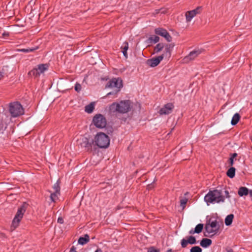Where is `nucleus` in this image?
<instances>
[{
    "label": "nucleus",
    "mask_w": 252,
    "mask_h": 252,
    "mask_svg": "<svg viewBox=\"0 0 252 252\" xmlns=\"http://www.w3.org/2000/svg\"><path fill=\"white\" fill-rule=\"evenodd\" d=\"M234 218L233 214H229L227 216L225 219V224L227 226L230 225L232 224Z\"/></svg>",
    "instance_id": "obj_21"
},
{
    "label": "nucleus",
    "mask_w": 252,
    "mask_h": 252,
    "mask_svg": "<svg viewBox=\"0 0 252 252\" xmlns=\"http://www.w3.org/2000/svg\"><path fill=\"white\" fill-rule=\"evenodd\" d=\"M188 194V192H186V193L185 194V195H187V194Z\"/></svg>",
    "instance_id": "obj_50"
},
{
    "label": "nucleus",
    "mask_w": 252,
    "mask_h": 252,
    "mask_svg": "<svg viewBox=\"0 0 252 252\" xmlns=\"http://www.w3.org/2000/svg\"><path fill=\"white\" fill-rule=\"evenodd\" d=\"M131 103L129 100H121L119 102H114L109 107L112 113L125 114L131 110Z\"/></svg>",
    "instance_id": "obj_1"
},
{
    "label": "nucleus",
    "mask_w": 252,
    "mask_h": 252,
    "mask_svg": "<svg viewBox=\"0 0 252 252\" xmlns=\"http://www.w3.org/2000/svg\"><path fill=\"white\" fill-rule=\"evenodd\" d=\"M58 222L61 224L63 223V220L62 217H59L58 219Z\"/></svg>",
    "instance_id": "obj_40"
},
{
    "label": "nucleus",
    "mask_w": 252,
    "mask_h": 252,
    "mask_svg": "<svg viewBox=\"0 0 252 252\" xmlns=\"http://www.w3.org/2000/svg\"><path fill=\"white\" fill-rule=\"evenodd\" d=\"M94 142L100 148H106L110 144V139L104 133L98 132L94 137Z\"/></svg>",
    "instance_id": "obj_3"
},
{
    "label": "nucleus",
    "mask_w": 252,
    "mask_h": 252,
    "mask_svg": "<svg viewBox=\"0 0 252 252\" xmlns=\"http://www.w3.org/2000/svg\"><path fill=\"white\" fill-rule=\"evenodd\" d=\"M49 68L48 64H39L37 65L36 67L33 68L29 74L30 75H33L35 77L39 76L41 74L43 73L45 71L47 70Z\"/></svg>",
    "instance_id": "obj_9"
},
{
    "label": "nucleus",
    "mask_w": 252,
    "mask_h": 252,
    "mask_svg": "<svg viewBox=\"0 0 252 252\" xmlns=\"http://www.w3.org/2000/svg\"><path fill=\"white\" fill-rule=\"evenodd\" d=\"M225 194H226V197H227V198H229V192L228 190H225Z\"/></svg>",
    "instance_id": "obj_43"
},
{
    "label": "nucleus",
    "mask_w": 252,
    "mask_h": 252,
    "mask_svg": "<svg viewBox=\"0 0 252 252\" xmlns=\"http://www.w3.org/2000/svg\"><path fill=\"white\" fill-rule=\"evenodd\" d=\"M201 7H197L195 9L191 10L193 12L194 15H196L197 14H199L201 12Z\"/></svg>",
    "instance_id": "obj_34"
},
{
    "label": "nucleus",
    "mask_w": 252,
    "mask_h": 252,
    "mask_svg": "<svg viewBox=\"0 0 252 252\" xmlns=\"http://www.w3.org/2000/svg\"><path fill=\"white\" fill-rule=\"evenodd\" d=\"M227 252H233V251L232 249L229 248L226 249Z\"/></svg>",
    "instance_id": "obj_44"
},
{
    "label": "nucleus",
    "mask_w": 252,
    "mask_h": 252,
    "mask_svg": "<svg viewBox=\"0 0 252 252\" xmlns=\"http://www.w3.org/2000/svg\"><path fill=\"white\" fill-rule=\"evenodd\" d=\"M53 189L54 191L60 192V187L59 186V182L58 181L53 186Z\"/></svg>",
    "instance_id": "obj_31"
},
{
    "label": "nucleus",
    "mask_w": 252,
    "mask_h": 252,
    "mask_svg": "<svg viewBox=\"0 0 252 252\" xmlns=\"http://www.w3.org/2000/svg\"><path fill=\"white\" fill-rule=\"evenodd\" d=\"M94 125L98 128H103L106 126L107 122L105 118L101 114L95 115L93 119Z\"/></svg>",
    "instance_id": "obj_8"
},
{
    "label": "nucleus",
    "mask_w": 252,
    "mask_h": 252,
    "mask_svg": "<svg viewBox=\"0 0 252 252\" xmlns=\"http://www.w3.org/2000/svg\"><path fill=\"white\" fill-rule=\"evenodd\" d=\"M235 170L236 169L234 167H230L226 172L227 176L230 178H233L235 175Z\"/></svg>",
    "instance_id": "obj_24"
},
{
    "label": "nucleus",
    "mask_w": 252,
    "mask_h": 252,
    "mask_svg": "<svg viewBox=\"0 0 252 252\" xmlns=\"http://www.w3.org/2000/svg\"><path fill=\"white\" fill-rule=\"evenodd\" d=\"M168 32L165 29L162 28H157L155 29V33L158 35H159L162 37H164L166 34Z\"/></svg>",
    "instance_id": "obj_22"
},
{
    "label": "nucleus",
    "mask_w": 252,
    "mask_h": 252,
    "mask_svg": "<svg viewBox=\"0 0 252 252\" xmlns=\"http://www.w3.org/2000/svg\"><path fill=\"white\" fill-rule=\"evenodd\" d=\"M50 193V199L52 201L55 202L60 195V192L49 191Z\"/></svg>",
    "instance_id": "obj_19"
},
{
    "label": "nucleus",
    "mask_w": 252,
    "mask_h": 252,
    "mask_svg": "<svg viewBox=\"0 0 252 252\" xmlns=\"http://www.w3.org/2000/svg\"><path fill=\"white\" fill-rule=\"evenodd\" d=\"M123 87L122 80L119 78H114L109 80L106 85V88H116L115 92H110L107 95L117 94L120 91V88Z\"/></svg>",
    "instance_id": "obj_6"
},
{
    "label": "nucleus",
    "mask_w": 252,
    "mask_h": 252,
    "mask_svg": "<svg viewBox=\"0 0 252 252\" xmlns=\"http://www.w3.org/2000/svg\"><path fill=\"white\" fill-rule=\"evenodd\" d=\"M238 194L240 196L247 195L249 194V189L246 187H240L239 189Z\"/></svg>",
    "instance_id": "obj_18"
},
{
    "label": "nucleus",
    "mask_w": 252,
    "mask_h": 252,
    "mask_svg": "<svg viewBox=\"0 0 252 252\" xmlns=\"http://www.w3.org/2000/svg\"><path fill=\"white\" fill-rule=\"evenodd\" d=\"M249 194L251 197H252V190H249Z\"/></svg>",
    "instance_id": "obj_46"
},
{
    "label": "nucleus",
    "mask_w": 252,
    "mask_h": 252,
    "mask_svg": "<svg viewBox=\"0 0 252 252\" xmlns=\"http://www.w3.org/2000/svg\"><path fill=\"white\" fill-rule=\"evenodd\" d=\"M35 49H36L35 48L21 49H19L18 51H19L20 52H22L28 53L30 52H33Z\"/></svg>",
    "instance_id": "obj_33"
},
{
    "label": "nucleus",
    "mask_w": 252,
    "mask_h": 252,
    "mask_svg": "<svg viewBox=\"0 0 252 252\" xmlns=\"http://www.w3.org/2000/svg\"><path fill=\"white\" fill-rule=\"evenodd\" d=\"M90 240L89 236L88 234L85 235L84 237H81L79 238L78 244L84 245L87 244Z\"/></svg>",
    "instance_id": "obj_16"
},
{
    "label": "nucleus",
    "mask_w": 252,
    "mask_h": 252,
    "mask_svg": "<svg viewBox=\"0 0 252 252\" xmlns=\"http://www.w3.org/2000/svg\"><path fill=\"white\" fill-rule=\"evenodd\" d=\"M3 77V74H2V72H0V80L1 79V78Z\"/></svg>",
    "instance_id": "obj_48"
},
{
    "label": "nucleus",
    "mask_w": 252,
    "mask_h": 252,
    "mask_svg": "<svg viewBox=\"0 0 252 252\" xmlns=\"http://www.w3.org/2000/svg\"><path fill=\"white\" fill-rule=\"evenodd\" d=\"M78 144L82 147L85 148L88 151H91L94 140H90L86 137H82L78 141Z\"/></svg>",
    "instance_id": "obj_10"
},
{
    "label": "nucleus",
    "mask_w": 252,
    "mask_h": 252,
    "mask_svg": "<svg viewBox=\"0 0 252 252\" xmlns=\"http://www.w3.org/2000/svg\"><path fill=\"white\" fill-rule=\"evenodd\" d=\"M217 220L212 221H209L207 223L205 227L206 233L207 234H205L206 236H212L215 235L218 231L219 227L217 225Z\"/></svg>",
    "instance_id": "obj_7"
},
{
    "label": "nucleus",
    "mask_w": 252,
    "mask_h": 252,
    "mask_svg": "<svg viewBox=\"0 0 252 252\" xmlns=\"http://www.w3.org/2000/svg\"><path fill=\"white\" fill-rule=\"evenodd\" d=\"M69 252H77L76 251V248L74 246H72L70 249Z\"/></svg>",
    "instance_id": "obj_41"
},
{
    "label": "nucleus",
    "mask_w": 252,
    "mask_h": 252,
    "mask_svg": "<svg viewBox=\"0 0 252 252\" xmlns=\"http://www.w3.org/2000/svg\"><path fill=\"white\" fill-rule=\"evenodd\" d=\"M159 40V37L156 35H153L149 38V40H150L151 42H153L154 43L158 42Z\"/></svg>",
    "instance_id": "obj_30"
},
{
    "label": "nucleus",
    "mask_w": 252,
    "mask_h": 252,
    "mask_svg": "<svg viewBox=\"0 0 252 252\" xmlns=\"http://www.w3.org/2000/svg\"><path fill=\"white\" fill-rule=\"evenodd\" d=\"M173 45L172 44H166L164 47V54H162L163 55V58L165 57L167 58H169L171 56V52L172 51L173 48Z\"/></svg>",
    "instance_id": "obj_15"
},
{
    "label": "nucleus",
    "mask_w": 252,
    "mask_h": 252,
    "mask_svg": "<svg viewBox=\"0 0 252 252\" xmlns=\"http://www.w3.org/2000/svg\"><path fill=\"white\" fill-rule=\"evenodd\" d=\"M202 52V50L200 49H196L190 52V53L187 56H186L183 59V62L185 63H188L189 62L193 60L196 58Z\"/></svg>",
    "instance_id": "obj_11"
},
{
    "label": "nucleus",
    "mask_w": 252,
    "mask_h": 252,
    "mask_svg": "<svg viewBox=\"0 0 252 252\" xmlns=\"http://www.w3.org/2000/svg\"><path fill=\"white\" fill-rule=\"evenodd\" d=\"M5 127L4 126V125L2 121L0 119V131H2L3 129H4Z\"/></svg>",
    "instance_id": "obj_39"
},
{
    "label": "nucleus",
    "mask_w": 252,
    "mask_h": 252,
    "mask_svg": "<svg viewBox=\"0 0 252 252\" xmlns=\"http://www.w3.org/2000/svg\"><path fill=\"white\" fill-rule=\"evenodd\" d=\"M164 46L162 43H158V44L155 47L154 51L156 53H158L162 50V49L163 48Z\"/></svg>",
    "instance_id": "obj_28"
},
{
    "label": "nucleus",
    "mask_w": 252,
    "mask_h": 252,
    "mask_svg": "<svg viewBox=\"0 0 252 252\" xmlns=\"http://www.w3.org/2000/svg\"><path fill=\"white\" fill-rule=\"evenodd\" d=\"M148 252H159V251L155 249L154 247H151L148 249Z\"/></svg>",
    "instance_id": "obj_38"
},
{
    "label": "nucleus",
    "mask_w": 252,
    "mask_h": 252,
    "mask_svg": "<svg viewBox=\"0 0 252 252\" xmlns=\"http://www.w3.org/2000/svg\"><path fill=\"white\" fill-rule=\"evenodd\" d=\"M238 154L236 153L232 154L230 155V157L229 158L228 162L230 166H232L234 165V161L237 160V157Z\"/></svg>",
    "instance_id": "obj_20"
},
{
    "label": "nucleus",
    "mask_w": 252,
    "mask_h": 252,
    "mask_svg": "<svg viewBox=\"0 0 252 252\" xmlns=\"http://www.w3.org/2000/svg\"><path fill=\"white\" fill-rule=\"evenodd\" d=\"M195 16V15H194L193 12L191 10L188 11L186 13V21L187 22H189Z\"/></svg>",
    "instance_id": "obj_25"
},
{
    "label": "nucleus",
    "mask_w": 252,
    "mask_h": 252,
    "mask_svg": "<svg viewBox=\"0 0 252 252\" xmlns=\"http://www.w3.org/2000/svg\"><path fill=\"white\" fill-rule=\"evenodd\" d=\"M122 50L127 51L128 48V44L127 42L124 43L123 45L121 47Z\"/></svg>",
    "instance_id": "obj_35"
},
{
    "label": "nucleus",
    "mask_w": 252,
    "mask_h": 252,
    "mask_svg": "<svg viewBox=\"0 0 252 252\" xmlns=\"http://www.w3.org/2000/svg\"><path fill=\"white\" fill-rule=\"evenodd\" d=\"M224 200L225 198L222 195L221 190L218 189L209 191L204 197V201L208 206L210 204L224 202Z\"/></svg>",
    "instance_id": "obj_2"
},
{
    "label": "nucleus",
    "mask_w": 252,
    "mask_h": 252,
    "mask_svg": "<svg viewBox=\"0 0 252 252\" xmlns=\"http://www.w3.org/2000/svg\"><path fill=\"white\" fill-rule=\"evenodd\" d=\"M9 112L13 117H17L24 113V109L18 102H13L9 104Z\"/></svg>",
    "instance_id": "obj_5"
},
{
    "label": "nucleus",
    "mask_w": 252,
    "mask_h": 252,
    "mask_svg": "<svg viewBox=\"0 0 252 252\" xmlns=\"http://www.w3.org/2000/svg\"><path fill=\"white\" fill-rule=\"evenodd\" d=\"M163 59V55L158 56L156 58H154L151 59H149L147 61L146 63L148 65L151 67H155L157 66L160 62Z\"/></svg>",
    "instance_id": "obj_12"
},
{
    "label": "nucleus",
    "mask_w": 252,
    "mask_h": 252,
    "mask_svg": "<svg viewBox=\"0 0 252 252\" xmlns=\"http://www.w3.org/2000/svg\"><path fill=\"white\" fill-rule=\"evenodd\" d=\"M195 233H196L195 232H194V230H190L189 231V234H194Z\"/></svg>",
    "instance_id": "obj_45"
},
{
    "label": "nucleus",
    "mask_w": 252,
    "mask_h": 252,
    "mask_svg": "<svg viewBox=\"0 0 252 252\" xmlns=\"http://www.w3.org/2000/svg\"><path fill=\"white\" fill-rule=\"evenodd\" d=\"M196 243V240L194 236H189L187 239H183L181 241L182 247L183 248H186L188 244L193 245Z\"/></svg>",
    "instance_id": "obj_13"
},
{
    "label": "nucleus",
    "mask_w": 252,
    "mask_h": 252,
    "mask_svg": "<svg viewBox=\"0 0 252 252\" xmlns=\"http://www.w3.org/2000/svg\"><path fill=\"white\" fill-rule=\"evenodd\" d=\"M95 252H102V251L101 249H98L95 251Z\"/></svg>",
    "instance_id": "obj_47"
},
{
    "label": "nucleus",
    "mask_w": 252,
    "mask_h": 252,
    "mask_svg": "<svg viewBox=\"0 0 252 252\" xmlns=\"http://www.w3.org/2000/svg\"><path fill=\"white\" fill-rule=\"evenodd\" d=\"M202 249L199 246L193 247L190 250V252H202Z\"/></svg>",
    "instance_id": "obj_32"
},
{
    "label": "nucleus",
    "mask_w": 252,
    "mask_h": 252,
    "mask_svg": "<svg viewBox=\"0 0 252 252\" xmlns=\"http://www.w3.org/2000/svg\"><path fill=\"white\" fill-rule=\"evenodd\" d=\"M188 200V199L186 197H183L180 199V205L183 209L185 208Z\"/></svg>",
    "instance_id": "obj_29"
},
{
    "label": "nucleus",
    "mask_w": 252,
    "mask_h": 252,
    "mask_svg": "<svg viewBox=\"0 0 252 252\" xmlns=\"http://www.w3.org/2000/svg\"><path fill=\"white\" fill-rule=\"evenodd\" d=\"M28 204L24 202L20 206L17 210V213L13 220L11 227L13 229L17 228L19 224L20 221L23 217V215L26 212Z\"/></svg>",
    "instance_id": "obj_4"
},
{
    "label": "nucleus",
    "mask_w": 252,
    "mask_h": 252,
    "mask_svg": "<svg viewBox=\"0 0 252 252\" xmlns=\"http://www.w3.org/2000/svg\"><path fill=\"white\" fill-rule=\"evenodd\" d=\"M123 54L124 56L127 58V51L126 50H122Z\"/></svg>",
    "instance_id": "obj_42"
},
{
    "label": "nucleus",
    "mask_w": 252,
    "mask_h": 252,
    "mask_svg": "<svg viewBox=\"0 0 252 252\" xmlns=\"http://www.w3.org/2000/svg\"><path fill=\"white\" fill-rule=\"evenodd\" d=\"M203 228V224L202 223H199L196 226L194 232H195L196 233H199L202 231Z\"/></svg>",
    "instance_id": "obj_27"
},
{
    "label": "nucleus",
    "mask_w": 252,
    "mask_h": 252,
    "mask_svg": "<svg viewBox=\"0 0 252 252\" xmlns=\"http://www.w3.org/2000/svg\"><path fill=\"white\" fill-rule=\"evenodd\" d=\"M212 240L208 238H204L200 242V245L203 248H207L212 244Z\"/></svg>",
    "instance_id": "obj_17"
},
{
    "label": "nucleus",
    "mask_w": 252,
    "mask_h": 252,
    "mask_svg": "<svg viewBox=\"0 0 252 252\" xmlns=\"http://www.w3.org/2000/svg\"><path fill=\"white\" fill-rule=\"evenodd\" d=\"M166 40L168 41V42H170L172 40V37L171 36H170V35L169 34L168 32H167L166 35L164 36V37Z\"/></svg>",
    "instance_id": "obj_37"
},
{
    "label": "nucleus",
    "mask_w": 252,
    "mask_h": 252,
    "mask_svg": "<svg viewBox=\"0 0 252 252\" xmlns=\"http://www.w3.org/2000/svg\"><path fill=\"white\" fill-rule=\"evenodd\" d=\"M82 87L81 85L80 84L76 83L75 86V90L77 92H79L81 90Z\"/></svg>",
    "instance_id": "obj_36"
},
{
    "label": "nucleus",
    "mask_w": 252,
    "mask_h": 252,
    "mask_svg": "<svg viewBox=\"0 0 252 252\" xmlns=\"http://www.w3.org/2000/svg\"><path fill=\"white\" fill-rule=\"evenodd\" d=\"M240 119V116L238 113H236L234 115L231 121L232 125L234 126L236 125Z\"/></svg>",
    "instance_id": "obj_23"
},
{
    "label": "nucleus",
    "mask_w": 252,
    "mask_h": 252,
    "mask_svg": "<svg viewBox=\"0 0 252 252\" xmlns=\"http://www.w3.org/2000/svg\"><path fill=\"white\" fill-rule=\"evenodd\" d=\"M94 108V104L93 103L85 106V111L88 113H91Z\"/></svg>",
    "instance_id": "obj_26"
},
{
    "label": "nucleus",
    "mask_w": 252,
    "mask_h": 252,
    "mask_svg": "<svg viewBox=\"0 0 252 252\" xmlns=\"http://www.w3.org/2000/svg\"><path fill=\"white\" fill-rule=\"evenodd\" d=\"M7 34H8L7 33H6H6H3V35H7Z\"/></svg>",
    "instance_id": "obj_49"
},
{
    "label": "nucleus",
    "mask_w": 252,
    "mask_h": 252,
    "mask_svg": "<svg viewBox=\"0 0 252 252\" xmlns=\"http://www.w3.org/2000/svg\"><path fill=\"white\" fill-rule=\"evenodd\" d=\"M173 109V105L172 103H167L162 107L159 111L160 115H167L171 113Z\"/></svg>",
    "instance_id": "obj_14"
}]
</instances>
